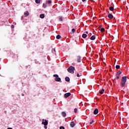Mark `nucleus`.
Returning a JSON list of instances; mask_svg holds the SVG:
<instances>
[{
	"instance_id": "obj_1",
	"label": "nucleus",
	"mask_w": 129,
	"mask_h": 129,
	"mask_svg": "<svg viewBox=\"0 0 129 129\" xmlns=\"http://www.w3.org/2000/svg\"><path fill=\"white\" fill-rule=\"evenodd\" d=\"M126 76H123L122 77L120 83V87H124L125 86V83H126Z\"/></svg>"
},
{
	"instance_id": "obj_2",
	"label": "nucleus",
	"mask_w": 129,
	"mask_h": 129,
	"mask_svg": "<svg viewBox=\"0 0 129 129\" xmlns=\"http://www.w3.org/2000/svg\"><path fill=\"white\" fill-rule=\"evenodd\" d=\"M75 70V68L74 67L71 66L68 69V72H69V73H72V74H74Z\"/></svg>"
},
{
	"instance_id": "obj_3",
	"label": "nucleus",
	"mask_w": 129,
	"mask_h": 129,
	"mask_svg": "<svg viewBox=\"0 0 129 129\" xmlns=\"http://www.w3.org/2000/svg\"><path fill=\"white\" fill-rule=\"evenodd\" d=\"M53 77H55L54 80L56 82H60V81H61V78L59 77V76L58 75H53Z\"/></svg>"
},
{
	"instance_id": "obj_4",
	"label": "nucleus",
	"mask_w": 129,
	"mask_h": 129,
	"mask_svg": "<svg viewBox=\"0 0 129 129\" xmlns=\"http://www.w3.org/2000/svg\"><path fill=\"white\" fill-rule=\"evenodd\" d=\"M121 72H122V71L119 70L116 74V78L115 79L116 80H118V79H119V76H120V74H121Z\"/></svg>"
},
{
	"instance_id": "obj_5",
	"label": "nucleus",
	"mask_w": 129,
	"mask_h": 129,
	"mask_svg": "<svg viewBox=\"0 0 129 129\" xmlns=\"http://www.w3.org/2000/svg\"><path fill=\"white\" fill-rule=\"evenodd\" d=\"M42 123L44 124V125H48V120L42 119Z\"/></svg>"
},
{
	"instance_id": "obj_6",
	"label": "nucleus",
	"mask_w": 129,
	"mask_h": 129,
	"mask_svg": "<svg viewBox=\"0 0 129 129\" xmlns=\"http://www.w3.org/2000/svg\"><path fill=\"white\" fill-rule=\"evenodd\" d=\"M71 95V93H67L64 95V98H68V97H69V96H70Z\"/></svg>"
},
{
	"instance_id": "obj_7",
	"label": "nucleus",
	"mask_w": 129,
	"mask_h": 129,
	"mask_svg": "<svg viewBox=\"0 0 129 129\" xmlns=\"http://www.w3.org/2000/svg\"><path fill=\"white\" fill-rule=\"evenodd\" d=\"M77 59L78 63H80V62H81V57H80V56H77Z\"/></svg>"
},
{
	"instance_id": "obj_8",
	"label": "nucleus",
	"mask_w": 129,
	"mask_h": 129,
	"mask_svg": "<svg viewBox=\"0 0 129 129\" xmlns=\"http://www.w3.org/2000/svg\"><path fill=\"white\" fill-rule=\"evenodd\" d=\"M70 126L71 127H74L75 126V123L74 121H72L70 123Z\"/></svg>"
},
{
	"instance_id": "obj_9",
	"label": "nucleus",
	"mask_w": 129,
	"mask_h": 129,
	"mask_svg": "<svg viewBox=\"0 0 129 129\" xmlns=\"http://www.w3.org/2000/svg\"><path fill=\"white\" fill-rule=\"evenodd\" d=\"M108 17L109 18V19L111 20L112 19H113V15H112V14H109L108 15Z\"/></svg>"
},
{
	"instance_id": "obj_10",
	"label": "nucleus",
	"mask_w": 129,
	"mask_h": 129,
	"mask_svg": "<svg viewBox=\"0 0 129 129\" xmlns=\"http://www.w3.org/2000/svg\"><path fill=\"white\" fill-rule=\"evenodd\" d=\"M93 113L94 114H97V113H98V109L97 108L95 109V110H94Z\"/></svg>"
},
{
	"instance_id": "obj_11",
	"label": "nucleus",
	"mask_w": 129,
	"mask_h": 129,
	"mask_svg": "<svg viewBox=\"0 0 129 129\" xmlns=\"http://www.w3.org/2000/svg\"><path fill=\"white\" fill-rule=\"evenodd\" d=\"M29 14L30 13H29L28 11H26L25 12H24L25 17H28V16H29Z\"/></svg>"
},
{
	"instance_id": "obj_12",
	"label": "nucleus",
	"mask_w": 129,
	"mask_h": 129,
	"mask_svg": "<svg viewBox=\"0 0 129 129\" xmlns=\"http://www.w3.org/2000/svg\"><path fill=\"white\" fill-rule=\"evenodd\" d=\"M96 39L95 35H93L91 37L90 40H92V41H94V39Z\"/></svg>"
},
{
	"instance_id": "obj_13",
	"label": "nucleus",
	"mask_w": 129,
	"mask_h": 129,
	"mask_svg": "<svg viewBox=\"0 0 129 129\" xmlns=\"http://www.w3.org/2000/svg\"><path fill=\"white\" fill-rule=\"evenodd\" d=\"M104 93V89H102L101 90L99 91V94H103Z\"/></svg>"
},
{
	"instance_id": "obj_14",
	"label": "nucleus",
	"mask_w": 129,
	"mask_h": 129,
	"mask_svg": "<svg viewBox=\"0 0 129 129\" xmlns=\"http://www.w3.org/2000/svg\"><path fill=\"white\" fill-rule=\"evenodd\" d=\"M65 80L67 81V82H69L70 81V78H69L68 77H67L65 78Z\"/></svg>"
},
{
	"instance_id": "obj_15",
	"label": "nucleus",
	"mask_w": 129,
	"mask_h": 129,
	"mask_svg": "<svg viewBox=\"0 0 129 129\" xmlns=\"http://www.w3.org/2000/svg\"><path fill=\"white\" fill-rule=\"evenodd\" d=\"M46 3L47 4V5H51L52 4V1L51 0L46 1Z\"/></svg>"
},
{
	"instance_id": "obj_16",
	"label": "nucleus",
	"mask_w": 129,
	"mask_h": 129,
	"mask_svg": "<svg viewBox=\"0 0 129 129\" xmlns=\"http://www.w3.org/2000/svg\"><path fill=\"white\" fill-rule=\"evenodd\" d=\"M47 7H48V5L46 3L45 4H43V8H44V9H46V8H47Z\"/></svg>"
},
{
	"instance_id": "obj_17",
	"label": "nucleus",
	"mask_w": 129,
	"mask_h": 129,
	"mask_svg": "<svg viewBox=\"0 0 129 129\" xmlns=\"http://www.w3.org/2000/svg\"><path fill=\"white\" fill-rule=\"evenodd\" d=\"M87 37V34L84 33L82 35V38H83L84 39H85L86 37Z\"/></svg>"
},
{
	"instance_id": "obj_18",
	"label": "nucleus",
	"mask_w": 129,
	"mask_h": 129,
	"mask_svg": "<svg viewBox=\"0 0 129 129\" xmlns=\"http://www.w3.org/2000/svg\"><path fill=\"white\" fill-rule=\"evenodd\" d=\"M40 18L41 19H44V18H45V15L44 14H40Z\"/></svg>"
},
{
	"instance_id": "obj_19",
	"label": "nucleus",
	"mask_w": 129,
	"mask_h": 129,
	"mask_svg": "<svg viewBox=\"0 0 129 129\" xmlns=\"http://www.w3.org/2000/svg\"><path fill=\"white\" fill-rule=\"evenodd\" d=\"M61 114L63 117H65V116H66V112H62Z\"/></svg>"
},
{
	"instance_id": "obj_20",
	"label": "nucleus",
	"mask_w": 129,
	"mask_h": 129,
	"mask_svg": "<svg viewBox=\"0 0 129 129\" xmlns=\"http://www.w3.org/2000/svg\"><path fill=\"white\" fill-rule=\"evenodd\" d=\"M109 9L110 11H111V12H112V11H113V10H114V8H113V7H110Z\"/></svg>"
},
{
	"instance_id": "obj_21",
	"label": "nucleus",
	"mask_w": 129,
	"mask_h": 129,
	"mask_svg": "<svg viewBox=\"0 0 129 129\" xmlns=\"http://www.w3.org/2000/svg\"><path fill=\"white\" fill-rule=\"evenodd\" d=\"M61 38V35H57L56 36V39H57V40H59V39H60Z\"/></svg>"
},
{
	"instance_id": "obj_22",
	"label": "nucleus",
	"mask_w": 129,
	"mask_h": 129,
	"mask_svg": "<svg viewBox=\"0 0 129 129\" xmlns=\"http://www.w3.org/2000/svg\"><path fill=\"white\" fill-rule=\"evenodd\" d=\"M36 4H40L41 3V0H35Z\"/></svg>"
},
{
	"instance_id": "obj_23",
	"label": "nucleus",
	"mask_w": 129,
	"mask_h": 129,
	"mask_svg": "<svg viewBox=\"0 0 129 129\" xmlns=\"http://www.w3.org/2000/svg\"><path fill=\"white\" fill-rule=\"evenodd\" d=\"M104 31H105V29L102 28L100 29V31L102 32V33H103V32H104Z\"/></svg>"
},
{
	"instance_id": "obj_24",
	"label": "nucleus",
	"mask_w": 129,
	"mask_h": 129,
	"mask_svg": "<svg viewBox=\"0 0 129 129\" xmlns=\"http://www.w3.org/2000/svg\"><path fill=\"white\" fill-rule=\"evenodd\" d=\"M115 68L116 69H119L120 68V66L119 65H116Z\"/></svg>"
},
{
	"instance_id": "obj_25",
	"label": "nucleus",
	"mask_w": 129,
	"mask_h": 129,
	"mask_svg": "<svg viewBox=\"0 0 129 129\" xmlns=\"http://www.w3.org/2000/svg\"><path fill=\"white\" fill-rule=\"evenodd\" d=\"M59 21H60V22H62L63 21V18L62 17H60L59 18Z\"/></svg>"
},
{
	"instance_id": "obj_26",
	"label": "nucleus",
	"mask_w": 129,
	"mask_h": 129,
	"mask_svg": "<svg viewBox=\"0 0 129 129\" xmlns=\"http://www.w3.org/2000/svg\"><path fill=\"white\" fill-rule=\"evenodd\" d=\"M74 112H75V113H76V112H77V108H75L74 109Z\"/></svg>"
},
{
	"instance_id": "obj_27",
	"label": "nucleus",
	"mask_w": 129,
	"mask_h": 129,
	"mask_svg": "<svg viewBox=\"0 0 129 129\" xmlns=\"http://www.w3.org/2000/svg\"><path fill=\"white\" fill-rule=\"evenodd\" d=\"M59 129H65V127H64V126H61L59 127Z\"/></svg>"
},
{
	"instance_id": "obj_28",
	"label": "nucleus",
	"mask_w": 129,
	"mask_h": 129,
	"mask_svg": "<svg viewBox=\"0 0 129 129\" xmlns=\"http://www.w3.org/2000/svg\"><path fill=\"white\" fill-rule=\"evenodd\" d=\"M52 52H56V49L55 48H53L52 49Z\"/></svg>"
},
{
	"instance_id": "obj_29",
	"label": "nucleus",
	"mask_w": 129,
	"mask_h": 129,
	"mask_svg": "<svg viewBox=\"0 0 129 129\" xmlns=\"http://www.w3.org/2000/svg\"><path fill=\"white\" fill-rule=\"evenodd\" d=\"M72 32H73V33H74V32H75V29L73 28L72 30Z\"/></svg>"
},
{
	"instance_id": "obj_30",
	"label": "nucleus",
	"mask_w": 129,
	"mask_h": 129,
	"mask_svg": "<svg viewBox=\"0 0 129 129\" xmlns=\"http://www.w3.org/2000/svg\"><path fill=\"white\" fill-rule=\"evenodd\" d=\"M11 28H12V29H14V28H15V25H12L11 26Z\"/></svg>"
},
{
	"instance_id": "obj_31",
	"label": "nucleus",
	"mask_w": 129,
	"mask_h": 129,
	"mask_svg": "<svg viewBox=\"0 0 129 129\" xmlns=\"http://www.w3.org/2000/svg\"><path fill=\"white\" fill-rule=\"evenodd\" d=\"M93 122H94V121L92 120V121L90 122V124H92V123H93Z\"/></svg>"
},
{
	"instance_id": "obj_32",
	"label": "nucleus",
	"mask_w": 129,
	"mask_h": 129,
	"mask_svg": "<svg viewBox=\"0 0 129 129\" xmlns=\"http://www.w3.org/2000/svg\"><path fill=\"white\" fill-rule=\"evenodd\" d=\"M35 63L36 64H40V62H39V61H37V60L35 61Z\"/></svg>"
},
{
	"instance_id": "obj_33",
	"label": "nucleus",
	"mask_w": 129,
	"mask_h": 129,
	"mask_svg": "<svg viewBox=\"0 0 129 129\" xmlns=\"http://www.w3.org/2000/svg\"><path fill=\"white\" fill-rule=\"evenodd\" d=\"M77 76L78 77H80V75H79V74L78 73V74H77Z\"/></svg>"
},
{
	"instance_id": "obj_34",
	"label": "nucleus",
	"mask_w": 129,
	"mask_h": 129,
	"mask_svg": "<svg viewBox=\"0 0 129 129\" xmlns=\"http://www.w3.org/2000/svg\"><path fill=\"white\" fill-rule=\"evenodd\" d=\"M44 128H45V129L47 128V125H44Z\"/></svg>"
},
{
	"instance_id": "obj_35",
	"label": "nucleus",
	"mask_w": 129,
	"mask_h": 129,
	"mask_svg": "<svg viewBox=\"0 0 129 129\" xmlns=\"http://www.w3.org/2000/svg\"><path fill=\"white\" fill-rule=\"evenodd\" d=\"M85 1H86V0H82V2H83V3H84V2H85Z\"/></svg>"
},
{
	"instance_id": "obj_36",
	"label": "nucleus",
	"mask_w": 129,
	"mask_h": 129,
	"mask_svg": "<svg viewBox=\"0 0 129 129\" xmlns=\"http://www.w3.org/2000/svg\"><path fill=\"white\" fill-rule=\"evenodd\" d=\"M86 34H88V31H86Z\"/></svg>"
},
{
	"instance_id": "obj_37",
	"label": "nucleus",
	"mask_w": 129,
	"mask_h": 129,
	"mask_svg": "<svg viewBox=\"0 0 129 129\" xmlns=\"http://www.w3.org/2000/svg\"><path fill=\"white\" fill-rule=\"evenodd\" d=\"M25 95L24 94H22V96H24Z\"/></svg>"
}]
</instances>
